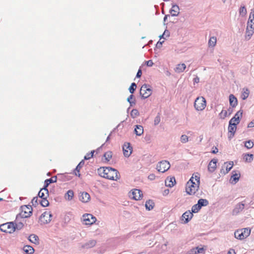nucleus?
<instances>
[{
  "label": "nucleus",
  "instance_id": "20",
  "mask_svg": "<svg viewBox=\"0 0 254 254\" xmlns=\"http://www.w3.org/2000/svg\"><path fill=\"white\" fill-rule=\"evenodd\" d=\"M217 162V159H213L209 163L208 165V170L210 172H213L216 168V163Z\"/></svg>",
  "mask_w": 254,
  "mask_h": 254
},
{
  "label": "nucleus",
  "instance_id": "26",
  "mask_svg": "<svg viewBox=\"0 0 254 254\" xmlns=\"http://www.w3.org/2000/svg\"><path fill=\"white\" fill-rule=\"evenodd\" d=\"M57 181V176H54L52 177L51 178L47 179L44 182V186L45 188H47L49 185L53 183H56Z\"/></svg>",
  "mask_w": 254,
  "mask_h": 254
},
{
  "label": "nucleus",
  "instance_id": "44",
  "mask_svg": "<svg viewBox=\"0 0 254 254\" xmlns=\"http://www.w3.org/2000/svg\"><path fill=\"white\" fill-rule=\"evenodd\" d=\"M40 203L43 207H47L49 204V202L48 200L47 199V198L42 199Z\"/></svg>",
  "mask_w": 254,
  "mask_h": 254
},
{
  "label": "nucleus",
  "instance_id": "30",
  "mask_svg": "<svg viewBox=\"0 0 254 254\" xmlns=\"http://www.w3.org/2000/svg\"><path fill=\"white\" fill-rule=\"evenodd\" d=\"M23 250L26 254H32L34 252L33 248L29 245L25 246Z\"/></svg>",
  "mask_w": 254,
  "mask_h": 254
},
{
  "label": "nucleus",
  "instance_id": "5",
  "mask_svg": "<svg viewBox=\"0 0 254 254\" xmlns=\"http://www.w3.org/2000/svg\"><path fill=\"white\" fill-rule=\"evenodd\" d=\"M206 105V100L203 97H198L194 101V107L197 111H202L205 109Z\"/></svg>",
  "mask_w": 254,
  "mask_h": 254
},
{
  "label": "nucleus",
  "instance_id": "29",
  "mask_svg": "<svg viewBox=\"0 0 254 254\" xmlns=\"http://www.w3.org/2000/svg\"><path fill=\"white\" fill-rule=\"evenodd\" d=\"M28 240L30 242L35 244H39V238L38 237L34 234L30 235L28 237Z\"/></svg>",
  "mask_w": 254,
  "mask_h": 254
},
{
  "label": "nucleus",
  "instance_id": "63",
  "mask_svg": "<svg viewBox=\"0 0 254 254\" xmlns=\"http://www.w3.org/2000/svg\"><path fill=\"white\" fill-rule=\"evenodd\" d=\"M218 151V150L217 149V148L216 147H213L212 148V150L211 151V153H213V154H216V153H217Z\"/></svg>",
  "mask_w": 254,
  "mask_h": 254
},
{
  "label": "nucleus",
  "instance_id": "41",
  "mask_svg": "<svg viewBox=\"0 0 254 254\" xmlns=\"http://www.w3.org/2000/svg\"><path fill=\"white\" fill-rule=\"evenodd\" d=\"M254 146V143L251 140L246 141L245 142V146L248 149L252 148Z\"/></svg>",
  "mask_w": 254,
  "mask_h": 254
},
{
  "label": "nucleus",
  "instance_id": "43",
  "mask_svg": "<svg viewBox=\"0 0 254 254\" xmlns=\"http://www.w3.org/2000/svg\"><path fill=\"white\" fill-rule=\"evenodd\" d=\"M104 157L107 161H109L112 157V152L111 151L105 152L104 154Z\"/></svg>",
  "mask_w": 254,
  "mask_h": 254
},
{
  "label": "nucleus",
  "instance_id": "12",
  "mask_svg": "<svg viewBox=\"0 0 254 254\" xmlns=\"http://www.w3.org/2000/svg\"><path fill=\"white\" fill-rule=\"evenodd\" d=\"M192 185H187L186 186V192L190 195L194 194L199 188V186L198 184H196V185H195L194 186Z\"/></svg>",
  "mask_w": 254,
  "mask_h": 254
},
{
  "label": "nucleus",
  "instance_id": "62",
  "mask_svg": "<svg viewBox=\"0 0 254 254\" xmlns=\"http://www.w3.org/2000/svg\"><path fill=\"white\" fill-rule=\"evenodd\" d=\"M155 176L153 174H151L149 175L148 176V179L150 180H153L155 179Z\"/></svg>",
  "mask_w": 254,
  "mask_h": 254
},
{
  "label": "nucleus",
  "instance_id": "60",
  "mask_svg": "<svg viewBox=\"0 0 254 254\" xmlns=\"http://www.w3.org/2000/svg\"><path fill=\"white\" fill-rule=\"evenodd\" d=\"M164 42V41H162V42H161V41H158L156 45V47L157 48H160L161 47H162V43Z\"/></svg>",
  "mask_w": 254,
  "mask_h": 254
},
{
  "label": "nucleus",
  "instance_id": "55",
  "mask_svg": "<svg viewBox=\"0 0 254 254\" xmlns=\"http://www.w3.org/2000/svg\"><path fill=\"white\" fill-rule=\"evenodd\" d=\"M38 198L37 196L34 197L31 201V203H32V205L36 206L38 204Z\"/></svg>",
  "mask_w": 254,
  "mask_h": 254
},
{
  "label": "nucleus",
  "instance_id": "51",
  "mask_svg": "<svg viewBox=\"0 0 254 254\" xmlns=\"http://www.w3.org/2000/svg\"><path fill=\"white\" fill-rule=\"evenodd\" d=\"M240 122H237V119L235 118H232L229 122V124L230 125H236V126Z\"/></svg>",
  "mask_w": 254,
  "mask_h": 254
},
{
  "label": "nucleus",
  "instance_id": "3",
  "mask_svg": "<svg viewBox=\"0 0 254 254\" xmlns=\"http://www.w3.org/2000/svg\"><path fill=\"white\" fill-rule=\"evenodd\" d=\"M21 212L17 215L16 221L17 222L19 217L25 218L29 217L32 213V208L31 205H23L20 207Z\"/></svg>",
  "mask_w": 254,
  "mask_h": 254
},
{
  "label": "nucleus",
  "instance_id": "11",
  "mask_svg": "<svg viewBox=\"0 0 254 254\" xmlns=\"http://www.w3.org/2000/svg\"><path fill=\"white\" fill-rule=\"evenodd\" d=\"M52 214L50 212H45L41 214L40 220L44 224L49 223L51 221Z\"/></svg>",
  "mask_w": 254,
  "mask_h": 254
},
{
  "label": "nucleus",
  "instance_id": "33",
  "mask_svg": "<svg viewBox=\"0 0 254 254\" xmlns=\"http://www.w3.org/2000/svg\"><path fill=\"white\" fill-rule=\"evenodd\" d=\"M154 206L153 201L151 200H148L146 201L145 203V208L148 210H151L153 209Z\"/></svg>",
  "mask_w": 254,
  "mask_h": 254
},
{
  "label": "nucleus",
  "instance_id": "57",
  "mask_svg": "<svg viewBox=\"0 0 254 254\" xmlns=\"http://www.w3.org/2000/svg\"><path fill=\"white\" fill-rule=\"evenodd\" d=\"M194 180L196 182V184H198V186H199L200 184V178L199 176L197 175H195L194 177Z\"/></svg>",
  "mask_w": 254,
  "mask_h": 254
},
{
  "label": "nucleus",
  "instance_id": "8",
  "mask_svg": "<svg viewBox=\"0 0 254 254\" xmlns=\"http://www.w3.org/2000/svg\"><path fill=\"white\" fill-rule=\"evenodd\" d=\"M170 166L171 165L168 161L163 160L158 162L156 166V169L159 172L164 173L169 169Z\"/></svg>",
  "mask_w": 254,
  "mask_h": 254
},
{
  "label": "nucleus",
  "instance_id": "24",
  "mask_svg": "<svg viewBox=\"0 0 254 254\" xmlns=\"http://www.w3.org/2000/svg\"><path fill=\"white\" fill-rule=\"evenodd\" d=\"M96 241L94 240H91L84 244L82 246V248L84 249H89L93 248L95 246Z\"/></svg>",
  "mask_w": 254,
  "mask_h": 254
},
{
  "label": "nucleus",
  "instance_id": "49",
  "mask_svg": "<svg viewBox=\"0 0 254 254\" xmlns=\"http://www.w3.org/2000/svg\"><path fill=\"white\" fill-rule=\"evenodd\" d=\"M219 116L220 118L224 119L227 116V111L226 110H222L219 114Z\"/></svg>",
  "mask_w": 254,
  "mask_h": 254
},
{
  "label": "nucleus",
  "instance_id": "61",
  "mask_svg": "<svg viewBox=\"0 0 254 254\" xmlns=\"http://www.w3.org/2000/svg\"><path fill=\"white\" fill-rule=\"evenodd\" d=\"M248 127H254V120L251 121L250 123H249L248 125Z\"/></svg>",
  "mask_w": 254,
  "mask_h": 254
},
{
  "label": "nucleus",
  "instance_id": "32",
  "mask_svg": "<svg viewBox=\"0 0 254 254\" xmlns=\"http://www.w3.org/2000/svg\"><path fill=\"white\" fill-rule=\"evenodd\" d=\"M217 39L215 36L210 37L208 41V46L209 47H214L216 43Z\"/></svg>",
  "mask_w": 254,
  "mask_h": 254
},
{
  "label": "nucleus",
  "instance_id": "15",
  "mask_svg": "<svg viewBox=\"0 0 254 254\" xmlns=\"http://www.w3.org/2000/svg\"><path fill=\"white\" fill-rule=\"evenodd\" d=\"M232 175L230 179V182L232 184H235L239 180L240 177V173L236 171H232Z\"/></svg>",
  "mask_w": 254,
  "mask_h": 254
},
{
  "label": "nucleus",
  "instance_id": "52",
  "mask_svg": "<svg viewBox=\"0 0 254 254\" xmlns=\"http://www.w3.org/2000/svg\"><path fill=\"white\" fill-rule=\"evenodd\" d=\"M160 115L158 114L157 115L156 117L155 118L154 121V124L155 126H156L159 124V123L160 122Z\"/></svg>",
  "mask_w": 254,
  "mask_h": 254
},
{
  "label": "nucleus",
  "instance_id": "7",
  "mask_svg": "<svg viewBox=\"0 0 254 254\" xmlns=\"http://www.w3.org/2000/svg\"><path fill=\"white\" fill-rule=\"evenodd\" d=\"M152 91L150 86L148 84H144L140 89V95L142 98L146 99L149 97L152 94Z\"/></svg>",
  "mask_w": 254,
  "mask_h": 254
},
{
  "label": "nucleus",
  "instance_id": "64",
  "mask_svg": "<svg viewBox=\"0 0 254 254\" xmlns=\"http://www.w3.org/2000/svg\"><path fill=\"white\" fill-rule=\"evenodd\" d=\"M227 254H236V253L235 252V250L234 249H230Z\"/></svg>",
  "mask_w": 254,
  "mask_h": 254
},
{
  "label": "nucleus",
  "instance_id": "21",
  "mask_svg": "<svg viewBox=\"0 0 254 254\" xmlns=\"http://www.w3.org/2000/svg\"><path fill=\"white\" fill-rule=\"evenodd\" d=\"M237 127L236 125H230L228 126V138L231 139L234 135Z\"/></svg>",
  "mask_w": 254,
  "mask_h": 254
},
{
  "label": "nucleus",
  "instance_id": "42",
  "mask_svg": "<svg viewBox=\"0 0 254 254\" xmlns=\"http://www.w3.org/2000/svg\"><path fill=\"white\" fill-rule=\"evenodd\" d=\"M201 209V208L198 206V204H196L193 205L192 206L191 208V212L192 213H197L198 212V211Z\"/></svg>",
  "mask_w": 254,
  "mask_h": 254
},
{
  "label": "nucleus",
  "instance_id": "4",
  "mask_svg": "<svg viewBox=\"0 0 254 254\" xmlns=\"http://www.w3.org/2000/svg\"><path fill=\"white\" fill-rule=\"evenodd\" d=\"M251 233V229L249 228L237 230L234 233L235 237L242 240L248 237Z\"/></svg>",
  "mask_w": 254,
  "mask_h": 254
},
{
  "label": "nucleus",
  "instance_id": "17",
  "mask_svg": "<svg viewBox=\"0 0 254 254\" xmlns=\"http://www.w3.org/2000/svg\"><path fill=\"white\" fill-rule=\"evenodd\" d=\"M132 197L135 200H139L143 196L142 191L140 190L134 189L132 191Z\"/></svg>",
  "mask_w": 254,
  "mask_h": 254
},
{
  "label": "nucleus",
  "instance_id": "47",
  "mask_svg": "<svg viewBox=\"0 0 254 254\" xmlns=\"http://www.w3.org/2000/svg\"><path fill=\"white\" fill-rule=\"evenodd\" d=\"M249 95V90L248 89H247L246 90V91H244L242 93L241 97L243 100H245L248 97Z\"/></svg>",
  "mask_w": 254,
  "mask_h": 254
},
{
  "label": "nucleus",
  "instance_id": "23",
  "mask_svg": "<svg viewBox=\"0 0 254 254\" xmlns=\"http://www.w3.org/2000/svg\"><path fill=\"white\" fill-rule=\"evenodd\" d=\"M85 162L84 160H81L77 165L74 171V175L76 176L80 177V174L79 173L80 169L84 166Z\"/></svg>",
  "mask_w": 254,
  "mask_h": 254
},
{
  "label": "nucleus",
  "instance_id": "35",
  "mask_svg": "<svg viewBox=\"0 0 254 254\" xmlns=\"http://www.w3.org/2000/svg\"><path fill=\"white\" fill-rule=\"evenodd\" d=\"M244 160L247 162H251L253 160V155L252 154L246 153L244 155Z\"/></svg>",
  "mask_w": 254,
  "mask_h": 254
},
{
  "label": "nucleus",
  "instance_id": "6",
  "mask_svg": "<svg viewBox=\"0 0 254 254\" xmlns=\"http://www.w3.org/2000/svg\"><path fill=\"white\" fill-rule=\"evenodd\" d=\"M0 230L1 232L11 234L15 231L13 222H7L0 225Z\"/></svg>",
  "mask_w": 254,
  "mask_h": 254
},
{
  "label": "nucleus",
  "instance_id": "48",
  "mask_svg": "<svg viewBox=\"0 0 254 254\" xmlns=\"http://www.w3.org/2000/svg\"><path fill=\"white\" fill-rule=\"evenodd\" d=\"M180 140L183 143H186L189 141L188 136L185 134L182 135L180 138Z\"/></svg>",
  "mask_w": 254,
  "mask_h": 254
},
{
  "label": "nucleus",
  "instance_id": "18",
  "mask_svg": "<svg viewBox=\"0 0 254 254\" xmlns=\"http://www.w3.org/2000/svg\"><path fill=\"white\" fill-rule=\"evenodd\" d=\"M38 196L41 199L47 198L49 196V191L48 189L44 187L39 192Z\"/></svg>",
  "mask_w": 254,
  "mask_h": 254
},
{
  "label": "nucleus",
  "instance_id": "9",
  "mask_svg": "<svg viewBox=\"0 0 254 254\" xmlns=\"http://www.w3.org/2000/svg\"><path fill=\"white\" fill-rule=\"evenodd\" d=\"M82 220L85 225H91L96 221V218L91 214H84L82 216Z\"/></svg>",
  "mask_w": 254,
  "mask_h": 254
},
{
  "label": "nucleus",
  "instance_id": "10",
  "mask_svg": "<svg viewBox=\"0 0 254 254\" xmlns=\"http://www.w3.org/2000/svg\"><path fill=\"white\" fill-rule=\"evenodd\" d=\"M123 150L124 156L128 157L132 152V147L129 143L126 142L123 146Z\"/></svg>",
  "mask_w": 254,
  "mask_h": 254
},
{
  "label": "nucleus",
  "instance_id": "45",
  "mask_svg": "<svg viewBox=\"0 0 254 254\" xmlns=\"http://www.w3.org/2000/svg\"><path fill=\"white\" fill-rule=\"evenodd\" d=\"M136 88V84L134 82L132 83L129 88V92L131 94H133L134 93V92L135 91Z\"/></svg>",
  "mask_w": 254,
  "mask_h": 254
},
{
  "label": "nucleus",
  "instance_id": "28",
  "mask_svg": "<svg viewBox=\"0 0 254 254\" xmlns=\"http://www.w3.org/2000/svg\"><path fill=\"white\" fill-rule=\"evenodd\" d=\"M186 68V64H180L177 65V66L175 68V71L177 73H181L183 72Z\"/></svg>",
  "mask_w": 254,
  "mask_h": 254
},
{
  "label": "nucleus",
  "instance_id": "25",
  "mask_svg": "<svg viewBox=\"0 0 254 254\" xmlns=\"http://www.w3.org/2000/svg\"><path fill=\"white\" fill-rule=\"evenodd\" d=\"M175 183H176V180H175V177H171L170 178H168L165 180V185L167 187H169L170 188L173 187Z\"/></svg>",
  "mask_w": 254,
  "mask_h": 254
},
{
  "label": "nucleus",
  "instance_id": "53",
  "mask_svg": "<svg viewBox=\"0 0 254 254\" xmlns=\"http://www.w3.org/2000/svg\"><path fill=\"white\" fill-rule=\"evenodd\" d=\"M196 183H195V182L194 181V177L193 175L192 176L189 180V181L188 182L187 185H192V186H194L195 185H196Z\"/></svg>",
  "mask_w": 254,
  "mask_h": 254
},
{
  "label": "nucleus",
  "instance_id": "38",
  "mask_svg": "<svg viewBox=\"0 0 254 254\" xmlns=\"http://www.w3.org/2000/svg\"><path fill=\"white\" fill-rule=\"evenodd\" d=\"M134 97V96L131 94L129 96V97L127 99V101L128 102H129L130 104V106L132 107L135 105V99L132 100L133 98Z\"/></svg>",
  "mask_w": 254,
  "mask_h": 254
},
{
  "label": "nucleus",
  "instance_id": "16",
  "mask_svg": "<svg viewBox=\"0 0 254 254\" xmlns=\"http://www.w3.org/2000/svg\"><path fill=\"white\" fill-rule=\"evenodd\" d=\"M193 217V214L190 210L185 212L182 216V220L184 223H187Z\"/></svg>",
  "mask_w": 254,
  "mask_h": 254
},
{
  "label": "nucleus",
  "instance_id": "31",
  "mask_svg": "<svg viewBox=\"0 0 254 254\" xmlns=\"http://www.w3.org/2000/svg\"><path fill=\"white\" fill-rule=\"evenodd\" d=\"M198 206L201 208L202 206H206L209 204L208 201L206 199H199L197 203Z\"/></svg>",
  "mask_w": 254,
  "mask_h": 254
},
{
  "label": "nucleus",
  "instance_id": "19",
  "mask_svg": "<svg viewBox=\"0 0 254 254\" xmlns=\"http://www.w3.org/2000/svg\"><path fill=\"white\" fill-rule=\"evenodd\" d=\"M179 10L180 8L178 5L176 4H173L172 8L170 10L169 12L172 16H176L178 15L179 13Z\"/></svg>",
  "mask_w": 254,
  "mask_h": 254
},
{
  "label": "nucleus",
  "instance_id": "59",
  "mask_svg": "<svg viewBox=\"0 0 254 254\" xmlns=\"http://www.w3.org/2000/svg\"><path fill=\"white\" fill-rule=\"evenodd\" d=\"M141 74H142V71H141V69L140 68H139L136 73V77L137 78H139L141 77Z\"/></svg>",
  "mask_w": 254,
  "mask_h": 254
},
{
  "label": "nucleus",
  "instance_id": "56",
  "mask_svg": "<svg viewBox=\"0 0 254 254\" xmlns=\"http://www.w3.org/2000/svg\"><path fill=\"white\" fill-rule=\"evenodd\" d=\"M195 248H197L196 254L202 253L204 251V249L203 248H199L198 247H195Z\"/></svg>",
  "mask_w": 254,
  "mask_h": 254
},
{
  "label": "nucleus",
  "instance_id": "40",
  "mask_svg": "<svg viewBox=\"0 0 254 254\" xmlns=\"http://www.w3.org/2000/svg\"><path fill=\"white\" fill-rule=\"evenodd\" d=\"M139 115L138 111L136 109H133L132 110L130 113V116L132 118H135L138 116Z\"/></svg>",
  "mask_w": 254,
  "mask_h": 254
},
{
  "label": "nucleus",
  "instance_id": "27",
  "mask_svg": "<svg viewBox=\"0 0 254 254\" xmlns=\"http://www.w3.org/2000/svg\"><path fill=\"white\" fill-rule=\"evenodd\" d=\"M134 132L137 136H140L143 133V127L141 125H136L135 126Z\"/></svg>",
  "mask_w": 254,
  "mask_h": 254
},
{
  "label": "nucleus",
  "instance_id": "14",
  "mask_svg": "<svg viewBox=\"0 0 254 254\" xmlns=\"http://www.w3.org/2000/svg\"><path fill=\"white\" fill-rule=\"evenodd\" d=\"M79 199L83 203H86L90 200V196L87 192H80L79 194Z\"/></svg>",
  "mask_w": 254,
  "mask_h": 254
},
{
  "label": "nucleus",
  "instance_id": "1",
  "mask_svg": "<svg viewBox=\"0 0 254 254\" xmlns=\"http://www.w3.org/2000/svg\"><path fill=\"white\" fill-rule=\"evenodd\" d=\"M99 175L104 178L116 180L120 179V175L118 171L110 167H103L98 170Z\"/></svg>",
  "mask_w": 254,
  "mask_h": 254
},
{
  "label": "nucleus",
  "instance_id": "2",
  "mask_svg": "<svg viewBox=\"0 0 254 254\" xmlns=\"http://www.w3.org/2000/svg\"><path fill=\"white\" fill-rule=\"evenodd\" d=\"M254 33V9L251 10L247 23L246 38L250 39Z\"/></svg>",
  "mask_w": 254,
  "mask_h": 254
},
{
  "label": "nucleus",
  "instance_id": "46",
  "mask_svg": "<svg viewBox=\"0 0 254 254\" xmlns=\"http://www.w3.org/2000/svg\"><path fill=\"white\" fill-rule=\"evenodd\" d=\"M233 162H232V161H230L228 164H227V165L226 166V173H228V172H229L231 170V169L233 167Z\"/></svg>",
  "mask_w": 254,
  "mask_h": 254
},
{
  "label": "nucleus",
  "instance_id": "13",
  "mask_svg": "<svg viewBox=\"0 0 254 254\" xmlns=\"http://www.w3.org/2000/svg\"><path fill=\"white\" fill-rule=\"evenodd\" d=\"M245 208V204L243 202L237 204L232 211L233 215H237L242 212Z\"/></svg>",
  "mask_w": 254,
  "mask_h": 254
},
{
  "label": "nucleus",
  "instance_id": "22",
  "mask_svg": "<svg viewBox=\"0 0 254 254\" xmlns=\"http://www.w3.org/2000/svg\"><path fill=\"white\" fill-rule=\"evenodd\" d=\"M230 105L232 107H235L238 104L237 98L233 95L230 94L229 97Z\"/></svg>",
  "mask_w": 254,
  "mask_h": 254
},
{
  "label": "nucleus",
  "instance_id": "39",
  "mask_svg": "<svg viewBox=\"0 0 254 254\" xmlns=\"http://www.w3.org/2000/svg\"><path fill=\"white\" fill-rule=\"evenodd\" d=\"M242 114H243V111L239 110L236 113V114L233 118H235V119H237V122L238 121V122H240V118L242 117Z\"/></svg>",
  "mask_w": 254,
  "mask_h": 254
},
{
  "label": "nucleus",
  "instance_id": "34",
  "mask_svg": "<svg viewBox=\"0 0 254 254\" xmlns=\"http://www.w3.org/2000/svg\"><path fill=\"white\" fill-rule=\"evenodd\" d=\"M74 196L73 191L72 190H68L65 195V198L68 200H71Z\"/></svg>",
  "mask_w": 254,
  "mask_h": 254
},
{
  "label": "nucleus",
  "instance_id": "50",
  "mask_svg": "<svg viewBox=\"0 0 254 254\" xmlns=\"http://www.w3.org/2000/svg\"><path fill=\"white\" fill-rule=\"evenodd\" d=\"M23 223L20 222L17 223H14V227L15 228L16 230H20L23 227Z\"/></svg>",
  "mask_w": 254,
  "mask_h": 254
},
{
  "label": "nucleus",
  "instance_id": "58",
  "mask_svg": "<svg viewBox=\"0 0 254 254\" xmlns=\"http://www.w3.org/2000/svg\"><path fill=\"white\" fill-rule=\"evenodd\" d=\"M146 64L147 66L151 67L153 65V63L152 60H149L146 62Z\"/></svg>",
  "mask_w": 254,
  "mask_h": 254
},
{
  "label": "nucleus",
  "instance_id": "54",
  "mask_svg": "<svg viewBox=\"0 0 254 254\" xmlns=\"http://www.w3.org/2000/svg\"><path fill=\"white\" fill-rule=\"evenodd\" d=\"M196 250L197 248H193L189 251H188L186 254H197Z\"/></svg>",
  "mask_w": 254,
  "mask_h": 254
},
{
  "label": "nucleus",
  "instance_id": "37",
  "mask_svg": "<svg viewBox=\"0 0 254 254\" xmlns=\"http://www.w3.org/2000/svg\"><path fill=\"white\" fill-rule=\"evenodd\" d=\"M247 9L245 6H241L239 9L240 14L242 16L244 17L247 14Z\"/></svg>",
  "mask_w": 254,
  "mask_h": 254
},
{
  "label": "nucleus",
  "instance_id": "36",
  "mask_svg": "<svg viewBox=\"0 0 254 254\" xmlns=\"http://www.w3.org/2000/svg\"><path fill=\"white\" fill-rule=\"evenodd\" d=\"M101 147H100V148H98L96 150V152L97 153L98 151L99 150L100 148H101ZM95 152V150H92L91 151V152L89 154H87L84 157V160H89L91 158H92L93 156V154Z\"/></svg>",
  "mask_w": 254,
  "mask_h": 254
}]
</instances>
